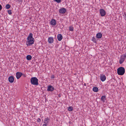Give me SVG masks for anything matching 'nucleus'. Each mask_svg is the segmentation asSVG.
Listing matches in <instances>:
<instances>
[{
	"label": "nucleus",
	"instance_id": "f257e3e1",
	"mask_svg": "<svg viewBox=\"0 0 126 126\" xmlns=\"http://www.w3.org/2000/svg\"><path fill=\"white\" fill-rule=\"evenodd\" d=\"M125 70L123 67H120L117 69V73L118 75H123L125 73Z\"/></svg>",
	"mask_w": 126,
	"mask_h": 126
},
{
	"label": "nucleus",
	"instance_id": "f03ea898",
	"mask_svg": "<svg viewBox=\"0 0 126 126\" xmlns=\"http://www.w3.org/2000/svg\"><path fill=\"white\" fill-rule=\"evenodd\" d=\"M31 84L37 85L38 84V79L35 77H33L31 78Z\"/></svg>",
	"mask_w": 126,
	"mask_h": 126
},
{
	"label": "nucleus",
	"instance_id": "7ed1b4c3",
	"mask_svg": "<svg viewBox=\"0 0 126 126\" xmlns=\"http://www.w3.org/2000/svg\"><path fill=\"white\" fill-rule=\"evenodd\" d=\"M99 12L100 14L102 16H104L106 15V12L103 9H100L99 10Z\"/></svg>",
	"mask_w": 126,
	"mask_h": 126
},
{
	"label": "nucleus",
	"instance_id": "20e7f679",
	"mask_svg": "<svg viewBox=\"0 0 126 126\" xmlns=\"http://www.w3.org/2000/svg\"><path fill=\"white\" fill-rule=\"evenodd\" d=\"M54 90V88L51 85H49L47 87V91H48L52 92Z\"/></svg>",
	"mask_w": 126,
	"mask_h": 126
},
{
	"label": "nucleus",
	"instance_id": "39448f33",
	"mask_svg": "<svg viewBox=\"0 0 126 126\" xmlns=\"http://www.w3.org/2000/svg\"><path fill=\"white\" fill-rule=\"evenodd\" d=\"M34 42V40H28V41L26 42V44L28 46H30L33 44Z\"/></svg>",
	"mask_w": 126,
	"mask_h": 126
},
{
	"label": "nucleus",
	"instance_id": "423d86ee",
	"mask_svg": "<svg viewBox=\"0 0 126 126\" xmlns=\"http://www.w3.org/2000/svg\"><path fill=\"white\" fill-rule=\"evenodd\" d=\"M22 73L19 72H17L16 73V78L17 79H19L22 76Z\"/></svg>",
	"mask_w": 126,
	"mask_h": 126
},
{
	"label": "nucleus",
	"instance_id": "0eeeda50",
	"mask_svg": "<svg viewBox=\"0 0 126 126\" xmlns=\"http://www.w3.org/2000/svg\"><path fill=\"white\" fill-rule=\"evenodd\" d=\"M56 24V22L55 19H51L50 21V24L52 26L55 25Z\"/></svg>",
	"mask_w": 126,
	"mask_h": 126
},
{
	"label": "nucleus",
	"instance_id": "6e6552de",
	"mask_svg": "<svg viewBox=\"0 0 126 126\" xmlns=\"http://www.w3.org/2000/svg\"><path fill=\"white\" fill-rule=\"evenodd\" d=\"M66 10L65 8H63L60 9L59 12L60 13L63 14L66 12Z\"/></svg>",
	"mask_w": 126,
	"mask_h": 126
},
{
	"label": "nucleus",
	"instance_id": "1a4fd4ad",
	"mask_svg": "<svg viewBox=\"0 0 126 126\" xmlns=\"http://www.w3.org/2000/svg\"><path fill=\"white\" fill-rule=\"evenodd\" d=\"M8 80L10 83H13L14 81V78L13 76H10L8 78Z\"/></svg>",
	"mask_w": 126,
	"mask_h": 126
},
{
	"label": "nucleus",
	"instance_id": "9d476101",
	"mask_svg": "<svg viewBox=\"0 0 126 126\" xmlns=\"http://www.w3.org/2000/svg\"><path fill=\"white\" fill-rule=\"evenodd\" d=\"M106 77L103 75H101L100 77V79L101 81H104L106 79Z\"/></svg>",
	"mask_w": 126,
	"mask_h": 126
},
{
	"label": "nucleus",
	"instance_id": "9b49d317",
	"mask_svg": "<svg viewBox=\"0 0 126 126\" xmlns=\"http://www.w3.org/2000/svg\"><path fill=\"white\" fill-rule=\"evenodd\" d=\"M125 58L123 55H122L120 59L119 60V63L120 64H122L124 62L125 60Z\"/></svg>",
	"mask_w": 126,
	"mask_h": 126
},
{
	"label": "nucleus",
	"instance_id": "f8f14e48",
	"mask_svg": "<svg viewBox=\"0 0 126 126\" xmlns=\"http://www.w3.org/2000/svg\"><path fill=\"white\" fill-rule=\"evenodd\" d=\"M49 118H48V117H47L45 119L44 123V124H48V123L49 122Z\"/></svg>",
	"mask_w": 126,
	"mask_h": 126
},
{
	"label": "nucleus",
	"instance_id": "ddd939ff",
	"mask_svg": "<svg viewBox=\"0 0 126 126\" xmlns=\"http://www.w3.org/2000/svg\"><path fill=\"white\" fill-rule=\"evenodd\" d=\"M102 34L100 33H98L96 35V37L97 38H100L102 36Z\"/></svg>",
	"mask_w": 126,
	"mask_h": 126
},
{
	"label": "nucleus",
	"instance_id": "4468645a",
	"mask_svg": "<svg viewBox=\"0 0 126 126\" xmlns=\"http://www.w3.org/2000/svg\"><path fill=\"white\" fill-rule=\"evenodd\" d=\"M32 34L31 33H30V34L27 37V39H31L32 38V39H34L33 38H32Z\"/></svg>",
	"mask_w": 126,
	"mask_h": 126
},
{
	"label": "nucleus",
	"instance_id": "2eb2a0df",
	"mask_svg": "<svg viewBox=\"0 0 126 126\" xmlns=\"http://www.w3.org/2000/svg\"><path fill=\"white\" fill-rule=\"evenodd\" d=\"M57 38L58 39H62L63 36L61 34H59L57 35Z\"/></svg>",
	"mask_w": 126,
	"mask_h": 126
},
{
	"label": "nucleus",
	"instance_id": "dca6fc26",
	"mask_svg": "<svg viewBox=\"0 0 126 126\" xmlns=\"http://www.w3.org/2000/svg\"><path fill=\"white\" fill-rule=\"evenodd\" d=\"M93 90L94 91L97 92L98 91V89L97 87H94L93 88Z\"/></svg>",
	"mask_w": 126,
	"mask_h": 126
},
{
	"label": "nucleus",
	"instance_id": "f3484780",
	"mask_svg": "<svg viewBox=\"0 0 126 126\" xmlns=\"http://www.w3.org/2000/svg\"><path fill=\"white\" fill-rule=\"evenodd\" d=\"M106 97L105 96H103L101 97V99L103 102H104L106 100Z\"/></svg>",
	"mask_w": 126,
	"mask_h": 126
},
{
	"label": "nucleus",
	"instance_id": "a211bd4d",
	"mask_svg": "<svg viewBox=\"0 0 126 126\" xmlns=\"http://www.w3.org/2000/svg\"><path fill=\"white\" fill-rule=\"evenodd\" d=\"M32 58V56L31 55H28L27 56L26 59L28 60H31Z\"/></svg>",
	"mask_w": 126,
	"mask_h": 126
},
{
	"label": "nucleus",
	"instance_id": "6ab92c4d",
	"mask_svg": "<svg viewBox=\"0 0 126 126\" xmlns=\"http://www.w3.org/2000/svg\"><path fill=\"white\" fill-rule=\"evenodd\" d=\"M69 30L70 31H73L74 30V28L72 26H69Z\"/></svg>",
	"mask_w": 126,
	"mask_h": 126
},
{
	"label": "nucleus",
	"instance_id": "aec40b11",
	"mask_svg": "<svg viewBox=\"0 0 126 126\" xmlns=\"http://www.w3.org/2000/svg\"><path fill=\"white\" fill-rule=\"evenodd\" d=\"M68 110L69 111H71L73 110V108L71 107H69L68 108Z\"/></svg>",
	"mask_w": 126,
	"mask_h": 126
},
{
	"label": "nucleus",
	"instance_id": "412c9836",
	"mask_svg": "<svg viewBox=\"0 0 126 126\" xmlns=\"http://www.w3.org/2000/svg\"><path fill=\"white\" fill-rule=\"evenodd\" d=\"M10 6L9 4H7L5 6V7L7 9H9L10 8Z\"/></svg>",
	"mask_w": 126,
	"mask_h": 126
},
{
	"label": "nucleus",
	"instance_id": "4be33fe9",
	"mask_svg": "<svg viewBox=\"0 0 126 126\" xmlns=\"http://www.w3.org/2000/svg\"><path fill=\"white\" fill-rule=\"evenodd\" d=\"M53 0L58 3H60L61 2V0Z\"/></svg>",
	"mask_w": 126,
	"mask_h": 126
},
{
	"label": "nucleus",
	"instance_id": "5701e85b",
	"mask_svg": "<svg viewBox=\"0 0 126 126\" xmlns=\"http://www.w3.org/2000/svg\"><path fill=\"white\" fill-rule=\"evenodd\" d=\"M49 43H52L53 41V40H48Z\"/></svg>",
	"mask_w": 126,
	"mask_h": 126
},
{
	"label": "nucleus",
	"instance_id": "b1692460",
	"mask_svg": "<svg viewBox=\"0 0 126 126\" xmlns=\"http://www.w3.org/2000/svg\"><path fill=\"white\" fill-rule=\"evenodd\" d=\"M8 14L10 15H11L12 13L11 10H8Z\"/></svg>",
	"mask_w": 126,
	"mask_h": 126
},
{
	"label": "nucleus",
	"instance_id": "393cba45",
	"mask_svg": "<svg viewBox=\"0 0 126 126\" xmlns=\"http://www.w3.org/2000/svg\"><path fill=\"white\" fill-rule=\"evenodd\" d=\"M17 1L20 3H22L23 2L22 0H17Z\"/></svg>",
	"mask_w": 126,
	"mask_h": 126
},
{
	"label": "nucleus",
	"instance_id": "a878e982",
	"mask_svg": "<svg viewBox=\"0 0 126 126\" xmlns=\"http://www.w3.org/2000/svg\"><path fill=\"white\" fill-rule=\"evenodd\" d=\"M37 121L38 122H40L41 121V120L40 118H38L37 119Z\"/></svg>",
	"mask_w": 126,
	"mask_h": 126
},
{
	"label": "nucleus",
	"instance_id": "bb28decb",
	"mask_svg": "<svg viewBox=\"0 0 126 126\" xmlns=\"http://www.w3.org/2000/svg\"><path fill=\"white\" fill-rule=\"evenodd\" d=\"M123 55L125 59L126 58V53L124 54Z\"/></svg>",
	"mask_w": 126,
	"mask_h": 126
},
{
	"label": "nucleus",
	"instance_id": "cd10ccee",
	"mask_svg": "<svg viewBox=\"0 0 126 126\" xmlns=\"http://www.w3.org/2000/svg\"><path fill=\"white\" fill-rule=\"evenodd\" d=\"M22 76L24 77H26V75L24 74H23L22 73Z\"/></svg>",
	"mask_w": 126,
	"mask_h": 126
},
{
	"label": "nucleus",
	"instance_id": "c85d7f7f",
	"mask_svg": "<svg viewBox=\"0 0 126 126\" xmlns=\"http://www.w3.org/2000/svg\"><path fill=\"white\" fill-rule=\"evenodd\" d=\"M55 78V77L54 75H52L51 76V79H54Z\"/></svg>",
	"mask_w": 126,
	"mask_h": 126
},
{
	"label": "nucleus",
	"instance_id": "c756f323",
	"mask_svg": "<svg viewBox=\"0 0 126 126\" xmlns=\"http://www.w3.org/2000/svg\"><path fill=\"white\" fill-rule=\"evenodd\" d=\"M53 38L52 37H50L48 38V39H53Z\"/></svg>",
	"mask_w": 126,
	"mask_h": 126
},
{
	"label": "nucleus",
	"instance_id": "7c9ffc66",
	"mask_svg": "<svg viewBox=\"0 0 126 126\" xmlns=\"http://www.w3.org/2000/svg\"><path fill=\"white\" fill-rule=\"evenodd\" d=\"M48 124H43L42 126H47Z\"/></svg>",
	"mask_w": 126,
	"mask_h": 126
},
{
	"label": "nucleus",
	"instance_id": "2f4dec72",
	"mask_svg": "<svg viewBox=\"0 0 126 126\" xmlns=\"http://www.w3.org/2000/svg\"><path fill=\"white\" fill-rule=\"evenodd\" d=\"M92 40L93 41V42L94 43H96V40Z\"/></svg>",
	"mask_w": 126,
	"mask_h": 126
},
{
	"label": "nucleus",
	"instance_id": "473e14b6",
	"mask_svg": "<svg viewBox=\"0 0 126 126\" xmlns=\"http://www.w3.org/2000/svg\"><path fill=\"white\" fill-rule=\"evenodd\" d=\"M2 8V7L1 5L0 4V11H1V10Z\"/></svg>",
	"mask_w": 126,
	"mask_h": 126
},
{
	"label": "nucleus",
	"instance_id": "72a5a7b5",
	"mask_svg": "<svg viewBox=\"0 0 126 126\" xmlns=\"http://www.w3.org/2000/svg\"><path fill=\"white\" fill-rule=\"evenodd\" d=\"M93 39H95L94 37H93Z\"/></svg>",
	"mask_w": 126,
	"mask_h": 126
},
{
	"label": "nucleus",
	"instance_id": "f704fd0d",
	"mask_svg": "<svg viewBox=\"0 0 126 126\" xmlns=\"http://www.w3.org/2000/svg\"><path fill=\"white\" fill-rule=\"evenodd\" d=\"M84 86H86V84L85 83H84Z\"/></svg>",
	"mask_w": 126,
	"mask_h": 126
},
{
	"label": "nucleus",
	"instance_id": "c9c22d12",
	"mask_svg": "<svg viewBox=\"0 0 126 126\" xmlns=\"http://www.w3.org/2000/svg\"><path fill=\"white\" fill-rule=\"evenodd\" d=\"M59 41H61V40H58Z\"/></svg>",
	"mask_w": 126,
	"mask_h": 126
}]
</instances>
